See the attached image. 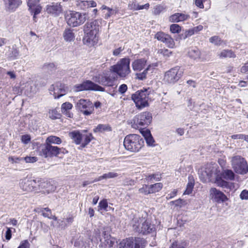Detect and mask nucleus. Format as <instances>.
Segmentation results:
<instances>
[{"label":"nucleus","mask_w":248,"mask_h":248,"mask_svg":"<svg viewBox=\"0 0 248 248\" xmlns=\"http://www.w3.org/2000/svg\"><path fill=\"white\" fill-rule=\"evenodd\" d=\"M39 155L45 158L47 157L57 156L59 154H65L68 151L63 148L52 146L51 144L45 142L38 147Z\"/></svg>","instance_id":"nucleus-1"},{"label":"nucleus","mask_w":248,"mask_h":248,"mask_svg":"<svg viewBox=\"0 0 248 248\" xmlns=\"http://www.w3.org/2000/svg\"><path fill=\"white\" fill-rule=\"evenodd\" d=\"M143 143V140L140 136L137 134H130L125 137L124 145L127 150L136 152L141 148Z\"/></svg>","instance_id":"nucleus-2"},{"label":"nucleus","mask_w":248,"mask_h":248,"mask_svg":"<svg viewBox=\"0 0 248 248\" xmlns=\"http://www.w3.org/2000/svg\"><path fill=\"white\" fill-rule=\"evenodd\" d=\"M65 19L69 26L76 27L83 24L86 20V14L70 11L65 15Z\"/></svg>","instance_id":"nucleus-3"},{"label":"nucleus","mask_w":248,"mask_h":248,"mask_svg":"<svg viewBox=\"0 0 248 248\" xmlns=\"http://www.w3.org/2000/svg\"><path fill=\"white\" fill-rule=\"evenodd\" d=\"M117 78L116 74L111 69L98 74L94 78V80L104 86H112Z\"/></svg>","instance_id":"nucleus-4"},{"label":"nucleus","mask_w":248,"mask_h":248,"mask_svg":"<svg viewBox=\"0 0 248 248\" xmlns=\"http://www.w3.org/2000/svg\"><path fill=\"white\" fill-rule=\"evenodd\" d=\"M232 166L234 171L240 174H245L248 172V166L246 160L239 155L232 157Z\"/></svg>","instance_id":"nucleus-5"},{"label":"nucleus","mask_w":248,"mask_h":248,"mask_svg":"<svg viewBox=\"0 0 248 248\" xmlns=\"http://www.w3.org/2000/svg\"><path fill=\"white\" fill-rule=\"evenodd\" d=\"M152 116L149 112L145 111L137 115L133 119L134 127H147L152 122Z\"/></svg>","instance_id":"nucleus-6"},{"label":"nucleus","mask_w":248,"mask_h":248,"mask_svg":"<svg viewBox=\"0 0 248 248\" xmlns=\"http://www.w3.org/2000/svg\"><path fill=\"white\" fill-rule=\"evenodd\" d=\"M148 93L147 90L138 91L135 93L132 94V100L135 102L138 108L141 109L148 105Z\"/></svg>","instance_id":"nucleus-7"},{"label":"nucleus","mask_w":248,"mask_h":248,"mask_svg":"<svg viewBox=\"0 0 248 248\" xmlns=\"http://www.w3.org/2000/svg\"><path fill=\"white\" fill-rule=\"evenodd\" d=\"M19 186L22 190L30 192H37L39 191V186L37 183L36 179H32L31 178L26 177L20 180Z\"/></svg>","instance_id":"nucleus-8"},{"label":"nucleus","mask_w":248,"mask_h":248,"mask_svg":"<svg viewBox=\"0 0 248 248\" xmlns=\"http://www.w3.org/2000/svg\"><path fill=\"white\" fill-rule=\"evenodd\" d=\"M133 227L135 231L142 234L151 233L155 229L153 224L144 218L140 219V222L138 225L134 224Z\"/></svg>","instance_id":"nucleus-9"},{"label":"nucleus","mask_w":248,"mask_h":248,"mask_svg":"<svg viewBox=\"0 0 248 248\" xmlns=\"http://www.w3.org/2000/svg\"><path fill=\"white\" fill-rule=\"evenodd\" d=\"M74 90L77 92L84 90L104 92L105 88L90 80H86L81 84L75 85Z\"/></svg>","instance_id":"nucleus-10"},{"label":"nucleus","mask_w":248,"mask_h":248,"mask_svg":"<svg viewBox=\"0 0 248 248\" xmlns=\"http://www.w3.org/2000/svg\"><path fill=\"white\" fill-rule=\"evenodd\" d=\"M49 91L55 98H59L64 95L67 92V87L61 82H57L52 85L49 88Z\"/></svg>","instance_id":"nucleus-11"},{"label":"nucleus","mask_w":248,"mask_h":248,"mask_svg":"<svg viewBox=\"0 0 248 248\" xmlns=\"http://www.w3.org/2000/svg\"><path fill=\"white\" fill-rule=\"evenodd\" d=\"M78 109L85 115H90L94 110L93 103L88 100L80 99L77 104Z\"/></svg>","instance_id":"nucleus-12"},{"label":"nucleus","mask_w":248,"mask_h":248,"mask_svg":"<svg viewBox=\"0 0 248 248\" xmlns=\"http://www.w3.org/2000/svg\"><path fill=\"white\" fill-rule=\"evenodd\" d=\"M182 72V71L177 67L172 68L166 73L164 80L168 83H174L180 78Z\"/></svg>","instance_id":"nucleus-13"},{"label":"nucleus","mask_w":248,"mask_h":248,"mask_svg":"<svg viewBox=\"0 0 248 248\" xmlns=\"http://www.w3.org/2000/svg\"><path fill=\"white\" fill-rule=\"evenodd\" d=\"M216 168L212 164H207L202 172L201 177L204 182L212 181L216 177Z\"/></svg>","instance_id":"nucleus-14"},{"label":"nucleus","mask_w":248,"mask_h":248,"mask_svg":"<svg viewBox=\"0 0 248 248\" xmlns=\"http://www.w3.org/2000/svg\"><path fill=\"white\" fill-rule=\"evenodd\" d=\"M113 72H115L116 76L125 77L130 73L129 63H118L117 64L111 67Z\"/></svg>","instance_id":"nucleus-15"},{"label":"nucleus","mask_w":248,"mask_h":248,"mask_svg":"<svg viewBox=\"0 0 248 248\" xmlns=\"http://www.w3.org/2000/svg\"><path fill=\"white\" fill-rule=\"evenodd\" d=\"M155 38L158 40L164 43L170 48H173L174 46L175 43L171 36L163 32H158L155 35Z\"/></svg>","instance_id":"nucleus-16"},{"label":"nucleus","mask_w":248,"mask_h":248,"mask_svg":"<svg viewBox=\"0 0 248 248\" xmlns=\"http://www.w3.org/2000/svg\"><path fill=\"white\" fill-rule=\"evenodd\" d=\"M84 31L85 34L84 41L85 42L93 45L97 43L98 38V32H94V31L85 29H84Z\"/></svg>","instance_id":"nucleus-17"},{"label":"nucleus","mask_w":248,"mask_h":248,"mask_svg":"<svg viewBox=\"0 0 248 248\" xmlns=\"http://www.w3.org/2000/svg\"><path fill=\"white\" fill-rule=\"evenodd\" d=\"M211 198L217 202H224L228 200L226 196L216 188H211L210 190Z\"/></svg>","instance_id":"nucleus-18"},{"label":"nucleus","mask_w":248,"mask_h":248,"mask_svg":"<svg viewBox=\"0 0 248 248\" xmlns=\"http://www.w3.org/2000/svg\"><path fill=\"white\" fill-rule=\"evenodd\" d=\"M62 7L59 3H52L48 5L46 8V12L55 16H59L62 12Z\"/></svg>","instance_id":"nucleus-19"},{"label":"nucleus","mask_w":248,"mask_h":248,"mask_svg":"<svg viewBox=\"0 0 248 248\" xmlns=\"http://www.w3.org/2000/svg\"><path fill=\"white\" fill-rule=\"evenodd\" d=\"M37 183L39 186V191L43 189H46V190L49 193L55 190V186L51 185L49 182L38 179L37 180Z\"/></svg>","instance_id":"nucleus-20"},{"label":"nucleus","mask_w":248,"mask_h":248,"mask_svg":"<svg viewBox=\"0 0 248 248\" xmlns=\"http://www.w3.org/2000/svg\"><path fill=\"white\" fill-rule=\"evenodd\" d=\"M189 18V16L183 13H175L170 17V21L171 22H179L185 21Z\"/></svg>","instance_id":"nucleus-21"},{"label":"nucleus","mask_w":248,"mask_h":248,"mask_svg":"<svg viewBox=\"0 0 248 248\" xmlns=\"http://www.w3.org/2000/svg\"><path fill=\"white\" fill-rule=\"evenodd\" d=\"M100 28V22L97 20H94L91 22L87 23L84 26V29L89 31L99 32Z\"/></svg>","instance_id":"nucleus-22"},{"label":"nucleus","mask_w":248,"mask_h":248,"mask_svg":"<svg viewBox=\"0 0 248 248\" xmlns=\"http://www.w3.org/2000/svg\"><path fill=\"white\" fill-rule=\"evenodd\" d=\"M63 37L64 40L66 42L73 41L75 37L73 30L70 28L66 29L63 31Z\"/></svg>","instance_id":"nucleus-23"},{"label":"nucleus","mask_w":248,"mask_h":248,"mask_svg":"<svg viewBox=\"0 0 248 248\" xmlns=\"http://www.w3.org/2000/svg\"><path fill=\"white\" fill-rule=\"evenodd\" d=\"M82 134L78 131H74L69 133L70 137L77 144H79L82 141Z\"/></svg>","instance_id":"nucleus-24"},{"label":"nucleus","mask_w":248,"mask_h":248,"mask_svg":"<svg viewBox=\"0 0 248 248\" xmlns=\"http://www.w3.org/2000/svg\"><path fill=\"white\" fill-rule=\"evenodd\" d=\"M119 174L115 172H109L107 173H105L103 175L99 176L97 178L95 179L92 183L98 182L102 179H107L110 178H114L118 177Z\"/></svg>","instance_id":"nucleus-25"},{"label":"nucleus","mask_w":248,"mask_h":248,"mask_svg":"<svg viewBox=\"0 0 248 248\" xmlns=\"http://www.w3.org/2000/svg\"><path fill=\"white\" fill-rule=\"evenodd\" d=\"M4 1L6 6L11 10L16 9L21 3L20 0H4Z\"/></svg>","instance_id":"nucleus-26"},{"label":"nucleus","mask_w":248,"mask_h":248,"mask_svg":"<svg viewBox=\"0 0 248 248\" xmlns=\"http://www.w3.org/2000/svg\"><path fill=\"white\" fill-rule=\"evenodd\" d=\"M136 239L133 237L127 238L125 241L122 242L121 245L123 246V248H134Z\"/></svg>","instance_id":"nucleus-27"},{"label":"nucleus","mask_w":248,"mask_h":248,"mask_svg":"<svg viewBox=\"0 0 248 248\" xmlns=\"http://www.w3.org/2000/svg\"><path fill=\"white\" fill-rule=\"evenodd\" d=\"M100 242H101L100 246L102 247V248H107L108 247L110 248L113 247L114 244V240L113 238L111 237L110 238H108L104 239V241H102V239H100Z\"/></svg>","instance_id":"nucleus-28"},{"label":"nucleus","mask_w":248,"mask_h":248,"mask_svg":"<svg viewBox=\"0 0 248 248\" xmlns=\"http://www.w3.org/2000/svg\"><path fill=\"white\" fill-rule=\"evenodd\" d=\"M73 106L72 104L69 102H65L63 103L62 105V113H65L69 117H72V114L69 113L68 110L71 109Z\"/></svg>","instance_id":"nucleus-29"},{"label":"nucleus","mask_w":248,"mask_h":248,"mask_svg":"<svg viewBox=\"0 0 248 248\" xmlns=\"http://www.w3.org/2000/svg\"><path fill=\"white\" fill-rule=\"evenodd\" d=\"M220 58H234L235 55L231 50H223L218 54Z\"/></svg>","instance_id":"nucleus-30"},{"label":"nucleus","mask_w":248,"mask_h":248,"mask_svg":"<svg viewBox=\"0 0 248 248\" xmlns=\"http://www.w3.org/2000/svg\"><path fill=\"white\" fill-rule=\"evenodd\" d=\"M93 139L92 134H83L82 137V142L81 143V147H85Z\"/></svg>","instance_id":"nucleus-31"},{"label":"nucleus","mask_w":248,"mask_h":248,"mask_svg":"<svg viewBox=\"0 0 248 248\" xmlns=\"http://www.w3.org/2000/svg\"><path fill=\"white\" fill-rule=\"evenodd\" d=\"M46 142L51 144L52 143L60 144L62 143L61 139L56 136H50L47 137L46 140Z\"/></svg>","instance_id":"nucleus-32"},{"label":"nucleus","mask_w":248,"mask_h":248,"mask_svg":"<svg viewBox=\"0 0 248 248\" xmlns=\"http://www.w3.org/2000/svg\"><path fill=\"white\" fill-rule=\"evenodd\" d=\"M194 186V181L192 178L191 179L189 177V182L187 185L186 188L184 193V194H187L189 195L191 193L193 187Z\"/></svg>","instance_id":"nucleus-33"},{"label":"nucleus","mask_w":248,"mask_h":248,"mask_svg":"<svg viewBox=\"0 0 248 248\" xmlns=\"http://www.w3.org/2000/svg\"><path fill=\"white\" fill-rule=\"evenodd\" d=\"M162 183H156L154 185H151L149 186V189L151 193H155L156 192H158L160 191L162 188Z\"/></svg>","instance_id":"nucleus-34"},{"label":"nucleus","mask_w":248,"mask_h":248,"mask_svg":"<svg viewBox=\"0 0 248 248\" xmlns=\"http://www.w3.org/2000/svg\"><path fill=\"white\" fill-rule=\"evenodd\" d=\"M223 177L226 179L233 180L234 179V173L231 170H224L223 173Z\"/></svg>","instance_id":"nucleus-35"},{"label":"nucleus","mask_w":248,"mask_h":248,"mask_svg":"<svg viewBox=\"0 0 248 248\" xmlns=\"http://www.w3.org/2000/svg\"><path fill=\"white\" fill-rule=\"evenodd\" d=\"M49 117L53 120L59 119L60 118L61 114L56 109L49 110L48 112Z\"/></svg>","instance_id":"nucleus-36"},{"label":"nucleus","mask_w":248,"mask_h":248,"mask_svg":"<svg viewBox=\"0 0 248 248\" xmlns=\"http://www.w3.org/2000/svg\"><path fill=\"white\" fill-rule=\"evenodd\" d=\"M209 40L211 43L217 46H220L223 44H226V43H225L223 40H221L220 38L217 36L211 37Z\"/></svg>","instance_id":"nucleus-37"},{"label":"nucleus","mask_w":248,"mask_h":248,"mask_svg":"<svg viewBox=\"0 0 248 248\" xmlns=\"http://www.w3.org/2000/svg\"><path fill=\"white\" fill-rule=\"evenodd\" d=\"M105 130H110V127L107 124H100L94 129V131L95 132H103Z\"/></svg>","instance_id":"nucleus-38"},{"label":"nucleus","mask_w":248,"mask_h":248,"mask_svg":"<svg viewBox=\"0 0 248 248\" xmlns=\"http://www.w3.org/2000/svg\"><path fill=\"white\" fill-rule=\"evenodd\" d=\"M189 56L192 57L194 60L200 57V52L198 49H192L188 53Z\"/></svg>","instance_id":"nucleus-39"},{"label":"nucleus","mask_w":248,"mask_h":248,"mask_svg":"<svg viewBox=\"0 0 248 248\" xmlns=\"http://www.w3.org/2000/svg\"><path fill=\"white\" fill-rule=\"evenodd\" d=\"M217 185L219 186L224 187V188H230V184L223 180H217L216 182Z\"/></svg>","instance_id":"nucleus-40"},{"label":"nucleus","mask_w":248,"mask_h":248,"mask_svg":"<svg viewBox=\"0 0 248 248\" xmlns=\"http://www.w3.org/2000/svg\"><path fill=\"white\" fill-rule=\"evenodd\" d=\"M181 30V28L178 24H174L170 26V31L173 33H179Z\"/></svg>","instance_id":"nucleus-41"},{"label":"nucleus","mask_w":248,"mask_h":248,"mask_svg":"<svg viewBox=\"0 0 248 248\" xmlns=\"http://www.w3.org/2000/svg\"><path fill=\"white\" fill-rule=\"evenodd\" d=\"M108 206V202L106 199H104L101 201L99 203V209H104V210L107 211V207Z\"/></svg>","instance_id":"nucleus-42"},{"label":"nucleus","mask_w":248,"mask_h":248,"mask_svg":"<svg viewBox=\"0 0 248 248\" xmlns=\"http://www.w3.org/2000/svg\"><path fill=\"white\" fill-rule=\"evenodd\" d=\"M133 68L135 71H141L145 66L144 63H133Z\"/></svg>","instance_id":"nucleus-43"},{"label":"nucleus","mask_w":248,"mask_h":248,"mask_svg":"<svg viewBox=\"0 0 248 248\" xmlns=\"http://www.w3.org/2000/svg\"><path fill=\"white\" fill-rule=\"evenodd\" d=\"M139 191L140 193L144 194L145 195L150 194L149 186L147 185H143L142 187L139 189Z\"/></svg>","instance_id":"nucleus-44"},{"label":"nucleus","mask_w":248,"mask_h":248,"mask_svg":"<svg viewBox=\"0 0 248 248\" xmlns=\"http://www.w3.org/2000/svg\"><path fill=\"white\" fill-rule=\"evenodd\" d=\"M39 0H29L28 1V5L29 10L32 9V8L39 5Z\"/></svg>","instance_id":"nucleus-45"},{"label":"nucleus","mask_w":248,"mask_h":248,"mask_svg":"<svg viewBox=\"0 0 248 248\" xmlns=\"http://www.w3.org/2000/svg\"><path fill=\"white\" fill-rule=\"evenodd\" d=\"M150 66V65H148L142 73L137 74V77L139 79L142 80L145 78L147 72L149 70Z\"/></svg>","instance_id":"nucleus-46"},{"label":"nucleus","mask_w":248,"mask_h":248,"mask_svg":"<svg viewBox=\"0 0 248 248\" xmlns=\"http://www.w3.org/2000/svg\"><path fill=\"white\" fill-rule=\"evenodd\" d=\"M102 234L104 239L110 238L111 236L109 234V228L108 227L104 228L102 232Z\"/></svg>","instance_id":"nucleus-47"},{"label":"nucleus","mask_w":248,"mask_h":248,"mask_svg":"<svg viewBox=\"0 0 248 248\" xmlns=\"http://www.w3.org/2000/svg\"><path fill=\"white\" fill-rule=\"evenodd\" d=\"M73 221V217H69L65 219V220L61 221V223H60V224L62 226L63 225V227L64 228L66 226L67 224H70L72 223Z\"/></svg>","instance_id":"nucleus-48"},{"label":"nucleus","mask_w":248,"mask_h":248,"mask_svg":"<svg viewBox=\"0 0 248 248\" xmlns=\"http://www.w3.org/2000/svg\"><path fill=\"white\" fill-rule=\"evenodd\" d=\"M26 163H34L37 161V157L35 156H26L23 158Z\"/></svg>","instance_id":"nucleus-49"},{"label":"nucleus","mask_w":248,"mask_h":248,"mask_svg":"<svg viewBox=\"0 0 248 248\" xmlns=\"http://www.w3.org/2000/svg\"><path fill=\"white\" fill-rule=\"evenodd\" d=\"M8 160L9 162H11L12 163H19L21 161L23 160V158H20L18 157H15V156H10L8 158Z\"/></svg>","instance_id":"nucleus-50"},{"label":"nucleus","mask_w":248,"mask_h":248,"mask_svg":"<svg viewBox=\"0 0 248 248\" xmlns=\"http://www.w3.org/2000/svg\"><path fill=\"white\" fill-rule=\"evenodd\" d=\"M41 9H42L41 7L39 5H38L34 7V8H32V9H31L30 10L31 11V12L34 13L33 18H35V16L36 15L39 14L41 12Z\"/></svg>","instance_id":"nucleus-51"},{"label":"nucleus","mask_w":248,"mask_h":248,"mask_svg":"<svg viewBox=\"0 0 248 248\" xmlns=\"http://www.w3.org/2000/svg\"><path fill=\"white\" fill-rule=\"evenodd\" d=\"M21 140L23 143L28 144L31 141V137L29 135H23L21 137Z\"/></svg>","instance_id":"nucleus-52"},{"label":"nucleus","mask_w":248,"mask_h":248,"mask_svg":"<svg viewBox=\"0 0 248 248\" xmlns=\"http://www.w3.org/2000/svg\"><path fill=\"white\" fill-rule=\"evenodd\" d=\"M142 240L140 238H137L134 248H143L142 246Z\"/></svg>","instance_id":"nucleus-53"},{"label":"nucleus","mask_w":248,"mask_h":248,"mask_svg":"<svg viewBox=\"0 0 248 248\" xmlns=\"http://www.w3.org/2000/svg\"><path fill=\"white\" fill-rule=\"evenodd\" d=\"M30 243L27 240H24L21 242L20 246L18 248H30Z\"/></svg>","instance_id":"nucleus-54"},{"label":"nucleus","mask_w":248,"mask_h":248,"mask_svg":"<svg viewBox=\"0 0 248 248\" xmlns=\"http://www.w3.org/2000/svg\"><path fill=\"white\" fill-rule=\"evenodd\" d=\"M163 10V7L162 6H156L154 11V14L155 15H159Z\"/></svg>","instance_id":"nucleus-55"},{"label":"nucleus","mask_w":248,"mask_h":248,"mask_svg":"<svg viewBox=\"0 0 248 248\" xmlns=\"http://www.w3.org/2000/svg\"><path fill=\"white\" fill-rule=\"evenodd\" d=\"M240 198L242 200H248V191L247 190H244L242 191L240 194Z\"/></svg>","instance_id":"nucleus-56"},{"label":"nucleus","mask_w":248,"mask_h":248,"mask_svg":"<svg viewBox=\"0 0 248 248\" xmlns=\"http://www.w3.org/2000/svg\"><path fill=\"white\" fill-rule=\"evenodd\" d=\"M138 4L134 2L129 3L128 4V8L132 10H138Z\"/></svg>","instance_id":"nucleus-57"},{"label":"nucleus","mask_w":248,"mask_h":248,"mask_svg":"<svg viewBox=\"0 0 248 248\" xmlns=\"http://www.w3.org/2000/svg\"><path fill=\"white\" fill-rule=\"evenodd\" d=\"M184 202L182 199H179L177 200L172 201L170 203L174 204L176 206L181 207Z\"/></svg>","instance_id":"nucleus-58"},{"label":"nucleus","mask_w":248,"mask_h":248,"mask_svg":"<svg viewBox=\"0 0 248 248\" xmlns=\"http://www.w3.org/2000/svg\"><path fill=\"white\" fill-rule=\"evenodd\" d=\"M140 132L142 134L145 139H146L148 137H150V136L151 135L150 131L148 129H146L145 130L142 129L140 131Z\"/></svg>","instance_id":"nucleus-59"},{"label":"nucleus","mask_w":248,"mask_h":248,"mask_svg":"<svg viewBox=\"0 0 248 248\" xmlns=\"http://www.w3.org/2000/svg\"><path fill=\"white\" fill-rule=\"evenodd\" d=\"M127 85L126 84H124L121 85L119 87L118 91L121 93L123 94L124 93L127 91Z\"/></svg>","instance_id":"nucleus-60"},{"label":"nucleus","mask_w":248,"mask_h":248,"mask_svg":"<svg viewBox=\"0 0 248 248\" xmlns=\"http://www.w3.org/2000/svg\"><path fill=\"white\" fill-rule=\"evenodd\" d=\"M158 52L160 54H162L163 56H169L170 54H171V52H170L168 49H160L158 51Z\"/></svg>","instance_id":"nucleus-61"},{"label":"nucleus","mask_w":248,"mask_h":248,"mask_svg":"<svg viewBox=\"0 0 248 248\" xmlns=\"http://www.w3.org/2000/svg\"><path fill=\"white\" fill-rule=\"evenodd\" d=\"M6 74L8 75L10 78L12 79L15 80L16 78V75L14 71H7Z\"/></svg>","instance_id":"nucleus-62"},{"label":"nucleus","mask_w":248,"mask_h":248,"mask_svg":"<svg viewBox=\"0 0 248 248\" xmlns=\"http://www.w3.org/2000/svg\"><path fill=\"white\" fill-rule=\"evenodd\" d=\"M12 237V231L10 228H7L5 233V238L7 240H9Z\"/></svg>","instance_id":"nucleus-63"},{"label":"nucleus","mask_w":248,"mask_h":248,"mask_svg":"<svg viewBox=\"0 0 248 248\" xmlns=\"http://www.w3.org/2000/svg\"><path fill=\"white\" fill-rule=\"evenodd\" d=\"M170 248H185L181 244H179L177 242H174L172 244Z\"/></svg>","instance_id":"nucleus-64"}]
</instances>
